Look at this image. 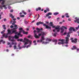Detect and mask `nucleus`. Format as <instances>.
Segmentation results:
<instances>
[{
	"label": "nucleus",
	"instance_id": "obj_1",
	"mask_svg": "<svg viewBox=\"0 0 79 79\" xmlns=\"http://www.w3.org/2000/svg\"><path fill=\"white\" fill-rule=\"evenodd\" d=\"M14 28L11 29L12 32L11 31V30L9 29H8L7 30L8 33L7 34H14V33L15 35L17 34L18 33L17 32V29H18V27L17 25H14Z\"/></svg>",
	"mask_w": 79,
	"mask_h": 79
},
{
	"label": "nucleus",
	"instance_id": "obj_43",
	"mask_svg": "<svg viewBox=\"0 0 79 79\" xmlns=\"http://www.w3.org/2000/svg\"><path fill=\"white\" fill-rule=\"evenodd\" d=\"M24 23H25V24H28V22H27V21H25Z\"/></svg>",
	"mask_w": 79,
	"mask_h": 79
},
{
	"label": "nucleus",
	"instance_id": "obj_7",
	"mask_svg": "<svg viewBox=\"0 0 79 79\" xmlns=\"http://www.w3.org/2000/svg\"><path fill=\"white\" fill-rule=\"evenodd\" d=\"M38 35L39 36H38L37 35V34L36 33H35L34 37H35V39H39L40 36H41V35H42V34L40 33L39 34H38Z\"/></svg>",
	"mask_w": 79,
	"mask_h": 79
},
{
	"label": "nucleus",
	"instance_id": "obj_50",
	"mask_svg": "<svg viewBox=\"0 0 79 79\" xmlns=\"http://www.w3.org/2000/svg\"><path fill=\"white\" fill-rule=\"evenodd\" d=\"M12 44H10L9 46V47H10V48H11V47H12V45H11Z\"/></svg>",
	"mask_w": 79,
	"mask_h": 79
},
{
	"label": "nucleus",
	"instance_id": "obj_47",
	"mask_svg": "<svg viewBox=\"0 0 79 79\" xmlns=\"http://www.w3.org/2000/svg\"><path fill=\"white\" fill-rule=\"evenodd\" d=\"M36 29L37 31H40V28H36Z\"/></svg>",
	"mask_w": 79,
	"mask_h": 79
},
{
	"label": "nucleus",
	"instance_id": "obj_32",
	"mask_svg": "<svg viewBox=\"0 0 79 79\" xmlns=\"http://www.w3.org/2000/svg\"><path fill=\"white\" fill-rule=\"evenodd\" d=\"M2 7H4V9H5V10H6V9H7V7H6V6L5 5H3L2 6Z\"/></svg>",
	"mask_w": 79,
	"mask_h": 79
},
{
	"label": "nucleus",
	"instance_id": "obj_56",
	"mask_svg": "<svg viewBox=\"0 0 79 79\" xmlns=\"http://www.w3.org/2000/svg\"><path fill=\"white\" fill-rule=\"evenodd\" d=\"M59 24H63V22H59Z\"/></svg>",
	"mask_w": 79,
	"mask_h": 79
},
{
	"label": "nucleus",
	"instance_id": "obj_41",
	"mask_svg": "<svg viewBox=\"0 0 79 79\" xmlns=\"http://www.w3.org/2000/svg\"><path fill=\"white\" fill-rule=\"evenodd\" d=\"M46 11H50V9L49 8H46Z\"/></svg>",
	"mask_w": 79,
	"mask_h": 79
},
{
	"label": "nucleus",
	"instance_id": "obj_38",
	"mask_svg": "<svg viewBox=\"0 0 79 79\" xmlns=\"http://www.w3.org/2000/svg\"><path fill=\"white\" fill-rule=\"evenodd\" d=\"M14 50H16V49L17 48H16V45H14Z\"/></svg>",
	"mask_w": 79,
	"mask_h": 79
},
{
	"label": "nucleus",
	"instance_id": "obj_23",
	"mask_svg": "<svg viewBox=\"0 0 79 79\" xmlns=\"http://www.w3.org/2000/svg\"><path fill=\"white\" fill-rule=\"evenodd\" d=\"M41 33L42 35H43V36H44V35H45V32H44V31H41Z\"/></svg>",
	"mask_w": 79,
	"mask_h": 79
},
{
	"label": "nucleus",
	"instance_id": "obj_6",
	"mask_svg": "<svg viewBox=\"0 0 79 79\" xmlns=\"http://www.w3.org/2000/svg\"><path fill=\"white\" fill-rule=\"evenodd\" d=\"M74 38H72L70 39L71 40V42L72 43H75L76 44L77 42V38H75L74 39V40H73Z\"/></svg>",
	"mask_w": 79,
	"mask_h": 79
},
{
	"label": "nucleus",
	"instance_id": "obj_61",
	"mask_svg": "<svg viewBox=\"0 0 79 79\" xmlns=\"http://www.w3.org/2000/svg\"><path fill=\"white\" fill-rule=\"evenodd\" d=\"M17 19L19 20L20 19V18L19 17H17Z\"/></svg>",
	"mask_w": 79,
	"mask_h": 79
},
{
	"label": "nucleus",
	"instance_id": "obj_40",
	"mask_svg": "<svg viewBox=\"0 0 79 79\" xmlns=\"http://www.w3.org/2000/svg\"><path fill=\"white\" fill-rule=\"evenodd\" d=\"M25 42L24 45H27V44H28V42Z\"/></svg>",
	"mask_w": 79,
	"mask_h": 79
},
{
	"label": "nucleus",
	"instance_id": "obj_64",
	"mask_svg": "<svg viewBox=\"0 0 79 79\" xmlns=\"http://www.w3.org/2000/svg\"><path fill=\"white\" fill-rule=\"evenodd\" d=\"M65 46L66 47H68V44L65 45Z\"/></svg>",
	"mask_w": 79,
	"mask_h": 79
},
{
	"label": "nucleus",
	"instance_id": "obj_33",
	"mask_svg": "<svg viewBox=\"0 0 79 79\" xmlns=\"http://www.w3.org/2000/svg\"><path fill=\"white\" fill-rule=\"evenodd\" d=\"M56 34H57V33L56 32L54 33L53 35L54 37H56Z\"/></svg>",
	"mask_w": 79,
	"mask_h": 79
},
{
	"label": "nucleus",
	"instance_id": "obj_18",
	"mask_svg": "<svg viewBox=\"0 0 79 79\" xmlns=\"http://www.w3.org/2000/svg\"><path fill=\"white\" fill-rule=\"evenodd\" d=\"M23 39H17V41L18 42H19V41H20V42H23Z\"/></svg>",
	"mask_w": 79,
	"mask_h": 79
},
{
	"label": "nucleus",
	"instance_id": "obj_30",
	"mask_svg": "<svg viewBox=\"0 0 79 79\" xmlns=\"http://www.w3.org/2000/svg\"><path fill=\"white\" fill-rule=\"evenodd\" d=\"M22 13H23L24 15H27V13H26V12H24V10L22 11Z\"/></svg>",
	"mask_w": 79,
	"mask_h": 79
},
{
	"label": "nucleus",
	"instance_id": "obj_29",
	"mask_svg": "<svg viewBox=\"0 0 79 79\" xmlns=\"http://www.w3.org/2000/svg\"><path fill=\"white\" fill-rule=\"evenodd\" d=\"M13 38V36H9V37H8V39H9V40H11V38Z\"/></svg>",
	"mask_w": 79,
	"mask_h": 79
},
{
	"label": "nucleus",
	"instance_id": "obj_34",
	"mask_svg": "<svg viewBox=\"0 0 79 79\" xmlns=\"http://www.w3.org/2000/svg\"><path fill=\"white\" fill-rule=\"evenodd\" d=\"M53 42H57V40L54 39L53 40Z\"/></svg>",
	"mask_w": 79,
	"mask_h": 79
},
{
	"label": "nucleus",
	"instance_id": "obj_20",
	"mask_svg": "<svg viewBox=\"0 0 79 79\" xmlns=\"http://www.w3.org/2000/svg\"><path fill=\"white\" fill-rule=\"evenodd\" d=\"M11 45H17V43H16V42H14V41H13L12 42L11 44Z\"/></svg>",
	"mask_w": 79,
	"mask_h": 79
},
{
	"label": "nucleus",
	"instance_id": "obj_28",
	"mask_svg": "<svg viewBox=\"0 0 79 79\" xmlns=\"http://www.w3.org/2000/svg\"><path fill=\"white\" fill-rule=\"evenodd\" d=\"M15 39H17L19 38V37L17 36V35H15Z\"/></svg>",
	"mask_w": 79,
	"mask_h": 79
},
{
	"label": "nucleus",
	"instance_id": "obj_27",
	"mask_svg": "<svg viewBox=\"0 0 79 79\" xmlns=\"http://www.w3.org/2000/svg\"><path fill=\"white\" fill-rule=\"evenodd\" d=\"M8 34H7L6 35H5L3 34V36H5V38H7L8 37Z\"/></svg>",
	"mask_w": 79,
	"mask_h": 79
},
{
	"label": "nucleus",
	"instance_id": "obj_12",
	"mask_svg": "<svg viewBox=\"0 0 79 79\" xmlns=\"http://www.w3.org/2000/svg\"><path fill=\"white\" fill-rule=\"evenodd\" d=\"M27 1V0H17V2L15 3H21V2H25Z\"/></svg>",
	"mask_w": 79,
	"mask_h": 79
},
{
	"label": "nucleus",
	"instance_id": "obj_59",
	"mask_svg": "<svg viewBox=\"0 0 79 79\" xmlns=\"http://www.w3.org/2000/svg\"><path fill=\"white\" fill-rule=\"evenodd\" d=\"M13 21H16V19L14 18L13 19Z\"/></svg>",
	"mask_w": 79,
	"mask_h": 79
},
{
	"label": "nucleus",
	"instance_id": "obj_37",
	"mask_svg": "<svg viewBox=\"0 0 79 79\" xmlns=\"http://www.w3.org/2000/svg\"><path fill=\"white\" fill-rule=\"evenodd\" d=\"M28 42H30V44H29V45H30V46H31V45L32 44V41H31L30 40H29L28 41Z\"/></svg>",
	"mask_w": 79,
	"mask_h": 79
},
{
	"label": "nucleus",
	"instance_id": "obj_16",
	"mask_svg": "<svg viewBox=\"0 0 79 79\" xmlns=\"http://www.w3.org/2000/svg\"><path fill=\"white\" fill-rule=\"evenodd\" d=\"M68 15H69V14L68 13H66L65 14V15L66 18H69V16Z\"/></svg>",
	"mask_w": 79,
	"mask_h": 79
},
{
	"label": "nucleus",
	"instance_id": "obj_36",
	"mask_svg": "<svg viewBox=\"0 0 79 79\" xmlns=\"http://www.w3.org/2000/svg\"><path fill=\"white\" fill-rule=\"evenodd\" d=\"M26 34V35H27L28 34V32L27 31L26 32H25V31H24V34Z\"/></svg>",
	"mask_w": 79,
	"mask_h": 79
},
{
	"label": "nucleus",
	"instance_id": "obj_49",
	"mask_svg": "<svg viewBox=\"0 0 79 79\" xmlns=\"http://www.w3.org/2000/svg\"><path fill=\"white\" fill-rule=\"evenodd\" d=\"M48 19H50V18H52V17H51V16H48Z\"/></svg>",
	"mask_w": 79,
	"mask_h": 79
},
{
	"label": "nucleus",
	"instance_id": "obj_15",
	"mask_svg": "<svg viewBox=\"0 0 79 79\" xmlns=\"http://www.w3.org/2000/svg\"><path fill=\"white\" fill-rule=\"evenodd\" d=\"M76 49H77V47L75 45L73 46V48H71V49L72 50H76Z\"/></svg>",
	"mask_w": 79,
	"mask_h": 79
},
{
	"label": "nucleus",
	"instance_id": "obj_60",
	"mask_svg": "<svg viewBox=\"0 0 79 79\" xmlns=\"http://www.w3.org/2000/svg\"><path fill=\"white\" fill-rule=\"evenodd\" d=\"M20 44H19L18 45V47H19H19H20Z\"/></svg>",
	"mask_w": 79,
	"mask_h": 79
},
{
	"label": "nucleus",
	"instance_id": "obj_54",
	"mask_svg": "<svg viewBox=\"0 0 79 79\" xmlns=\"http://www.w3.org/2000/svg\"><path fill=\"white\" fill-rule=\"evenodd\" d=\"M31 37V35H28L27 37L28 38H30V37Z\"/></svg>",
	"mask_w": 79,
	"mask_h": 79
},
{
	"label": "nucleus",
	"instance_id": "obj_4",
	"mask_svg": "<svg viewBox=\"0 0 79 79\" xmlns=\"http://www.w3.org/2000/svg\"><path fill=\"white\" fill-rule=\"evenodd\" d=\"M58 41L59 42H59L58 43V44L59 45H61V44H64V41H65V40L64 39H60L59 40H58Z\"/></svg>",
	"mask_w": 79,
	"mask_h": 79
},
{
	"label": "nucleus",
	"instance_id": "obj_21",
	"mask_svg": "<svg viewBox=\"0 0 79 79\" xmlns=\"http://www.w3.org/2000/svg\"><path fill=\"white\" fill-rule=\"evenodd\" d=\"M10 17H11V18L12 19H13V18H15V16H13V15H12V14H10Z\"/></svg>",
	"mask_w": 79,
	"mask_h": 79
},
{
	"label": "nucleus",
	"instance_id": "obj_26",
	"mask_svg": "<svg viewBox=\"0 0 79 79\" xmlns=\"http://www.w3.org/2000/svg\"><path fill=\"white\" fill-rule=\"evenodd\" d=\"M59 13L58 12H55L54 13V15L56 16L57 15H59Z\"/></svg>",
	"mask_w": 79,
	"mask_h": 79
},
{
	"label": "nucleus",
	"instance_id": "obj_45",
	"mask_svg": "<svg viewBox=\"0 0 79 79\" xmlns=\"http://www.w3.org/2000/svg\"><path fill=\"white\" fill-rule=\"evenodd\" d=\"M10 40V41H11V42H15V40H14L13 39H12V40Z\"/></svg>",
	"mask_w": 79,
	"mask_h": 79
},
{
	"label": "nucleus",
	"instance_id": "obj_52",
	"mask_svg": "<svg viewBox=\"0 0 79 79\" xmlns=\"http://www.w3.org/2000/svg\"><path fill=\"white\" fill-rule=\"evenodd\" d=\"M60 32L61 33H63V32H64V31H63L62 30H61V31H60Z\"/></svg>",
	"mask_w": 79,
	"mask_h": 79
},
{
	"label": "nucleus",
	"instance_id": "obj_17",
	"mask_svg": "<svg viewBox=\"0 0 79 79\" xmlns=\"http://www.w3.org/2000/svg\"><path fill=\"white\" fill-rule=\"evenodd\" d=\"M2 27H3V29H4V30L6 29V25H2Z\"/></svg>",
	"mask_w": 79,
	"mask_h": 79
},
{
	"label": "nucleus",
	"instance_id": "obj_14",
	"mask_svg": "<svg viewBox=\"0 0 79 79\" xmlns=\"http://www.w3.org/2000/svg\"><path fill=\"white\" fill-rule=\"evenodd\" d=\"M52 15V12H49L46 15V16L47 17H48V16H49Z\"/></svg>",
	"mask_w": 79,
	"mask_h": 79
},
{
	"label": "nucleus",
	"instance_id": "obj_3",
	"mask_svg": "<svg viewBox=\"0 0 79 79\" xmlns=\"http://www.w3.org/2000/svg\"><path fill=\"white\" fill-rule=\"evenodd\" d=\"M52 28H55V30L54 29L53 30V32H56V31L57 32H59L60 31V26L59 25H57L56 27V26H52Z\"/></svg>",
	"mask_w": 79,
	"mask_h": 79
},
{
	"label": "nucleus",
	"instance_id": "obj_44",
	"mask_svg": "<svg viewBox=\"0 0 79 79\" xmlns=\"http://www.w3.org/2000/svg\"><path fill=\"white\" fill-rule=\"evenodd\" d=\"M36 25H37V26H39V25H40V22H37L36 23Z\"/></svg>",
	"mask_w": 79,
	"mask_h": 79
},
{
	"label": "nucleus",
	"instance_id": "obj_42",
	"mask_svg": "<svg viewBox=\"0 0 79 79\" xmlns=\"http://www.w3.org/2000/svg\"><path fill=\"white\" fill-rule=\"evenodd\" d=\"M40 24H44V22H40Z\"/></svg>",
	"mask_w": 79,
	"mask_h": 79
},
{
	"label": "nucleus",
	"instance_id": "obj_25",
	"mask_svg": "<svg viewBox=\"0 0 79 79\" xmlns=\"http://www.w3.org/2000/svg\"><path fill=\"white\" fill-rule=\"evenodd\" d=\"M46 40V41H49V42H50V41L52 40L50 39L47 38Z\"/></svg>",
	"mask_w": 79,
	"mask_h": 79
},
{
	"label": "nucleus",
	"instance_id": "obj_19",
	"mask_svg": "<svg viewBox=\"0 0 79 79\" xmlns=\"http://www.w3.org/2000/svg\"><path fill=\"white\" fill-rule=\"evenodd\" d=\"M1 1H2V2L1 3L2 5H4V4H5V1L3 0H0V2H1Z\"/></svg>",
	"mask_w": 79,
	"mask_h": 79
},
{
	"label": "nucleus",
	"instance_id": "obj_13",
	"mask_svg": "<svg viewBox=\"0 0 79 79\" xmlns=\"http://www.w3.org/2000/svg\"><path fill=\"white\" fill-rule=\"evenodd\" d=\"M44 40H45V38L44 37V36H43L41 37L40 42H42Z\"/></svg>",
	"mask_w": 79,
	"mask_h": 79
},
{
	"label": "nucleus",
	"instance_id": "obj_8",
	"mask_svg": "<svg viewBox=\"0 0 79 79\" xmlns=\"http://www.w3.org/2000/svg\"><path fill=\"white\" fill-rule=\"evenodd\" d=\"M69 38L68 37H66L65 42L64 43V44H69Z\"/></svg>",
	"mask_w": 79,
	"mask_h": 79
},
{
	"label": "nucleus",
	"instance_id": "obj_35",
	"mask_svg": "<svg viewBox=\"0 0 79 79\" xmlns=\"http://www.w3.org/2000/svg\"><path fill=\"white\" fill-rule=\"evenodd\" d=\"M25 16H24V15H20V17H21V18H24Z\"/></svg>",
	"mask_w": 79,
	"mask_h": 79
},
{
	"label": "nucleus",
	"instance_id": "obj_53",
	"mask_svg": "<svg viewBox=\"0 0 79 79\" xmlns=\"http://www.w3.org/2000/svg\"><path fill=\"white\" fill-rule=\"evenodd\" d=\"M10 43H9V42H8L7 43V44L8 45H10Z\"/></svg>",
	"mask_w": 79,
	"mask_h": 79
},
{
	"label": "nucleus",
	"instance_id": "obj_31",
	"mask_svg": "<svg viewBox=\"0 0 79 79\" xmlns=\"http://www.w3.org/2000/svg\"><path fill=\"white\" fill-rule=\"evenodd\" d=\"M49 24L50 25V26H53L52 22H51Z\"/></svg>",
	"mask_w": 79,
	"mask_h": 79
},
{
	"label": "nucleus",
	"instance_id": "obj_22",
	"mask_svg": "<svg viewBox=\"0 0 79 79\" xmlns=\"http://www.w3.org/2000/svg\"><path fill=\"white\" fill-rule=\"evenodd\" d=\"M41 10V8L40 7H39L38 8H37L36 9V11H39V10Z\"/></svg>",
	"mask_w": 79,
	"mask_h": 79
},
{
	"label": "nucleus",
	"instance_id": "obj_57",
	"mask_svg": "<svg viewBox=\"0 0 79 79\" xmlns=\"http://www.w3.org/2000/svg\"><path fill=\"white\" fill-rule=\"evenodd\" d=\"M29 47H31V45H29L27 46V48H28Z\"/></svg>",
	"mask_w": 79,
	"mask_h": 79
},
{
	"label": "nucleus",
	"instance_id": "obj_46",
	"mask_svg": "<svg viewBox=\"0 0 79 79\" xmlns=\"http://www.w3.org/2000/svg\"><path fill=\"white\" fill-rule=\"evenodd\" d=\"M61 30H62V31H64V29L63 28V27H62V28H60Z\"/></svg>",
	"mask_w": 79,
	"mask_h": 79
},
{
	"label": "nucleus",
	"instance_id": "obj_24",
	"mask_svg": "<svg viewBox=\"0 0 79 79\" xmlns=\"http://www.w3.org/2000/svg\"><path fill=\"white\" fill-rule=\"evenodd\" d=\"M16 23V22L15 21H14L13 22V23H12V25H15V23Z\"/></svg>",
	"mask_w": 79,
	"mask_h": 79
},
{
	"label": "nucleus",
	"instance_id": "obj_62",
	"mask_svg": "<svg viewBox=\"0 0 79 79\" xmlns=\"http://www.w3.org/2000/svg\"><path fill=\"white\" fill-rule=\"evenodd\" d=\"M78 28H79V27H78H78H76L75 28L76 29H77V30H78Z\"/></svg>",
	"mask_w": 79,
	"mask_h": 79
},
{
	"label": "nucleus",
	"instance_id": "obj_39",
	"mask_svg": "<svg viewBox=\"0 0 79 79\" xmlns=\"http://www.w3.org/2000/svg\"><path fill=\"white\" fill-rule=\"evenodd\" d=\"M62 28H64L65 29H67V28H66V27H65L64 26H62Z\"/></svg>",
	"mask_w": 79,
	"mask_h": 79
},
{
	"label": "nucleus",
	"instance_id": "obj_51",
	"mask_svg": "<svg viewBox=\"0 0 79 79\" xmlns=\"http://www.w3.org/2000/svg\"><path fill=\"white\" fill-rule=\"evenodd\" d=\"M44 13H47V10H45L44 11Z\"/></svg>",
	"mask_w": 79,
	"mask_h": 79
},
{
	"label": "nucleus",
	"instance_id": "obj_5",
	"mask_svg": "<svg viewBox=\"0 0 79 79\" xmlns=\"http://www.w3.org/2000/svg\"><path fill=\"white\" fill-rule=\"evenodd\" d=\"M19 30L20 31H19V33L18 34V35H20L22 32H23V34H24V31L23 30L22 27L19 28Z\"/></svg>",
	"mask_w": 79,
	"mask_h": 79
},
{
	"label": "nucleus",
	"instance_id": "obj_2",
	"mask_svg": "<svg viewBox=\"0 0 79 79\" xmlns=\"http://www.w3.org/2000/svg\"><path fill=\"white\" fill-rule=\"evenodd\" d=\"M69 32H68L67 33V37H70V34H71V33H73V32H76V29L73 27H70L69 29Z\"/></svg>",
	"mask_w": 79,
	"mask_h": 79
},
{
	"label": "nucleus",
	"instance_id": "obj_58",
	"mask_svg": "<svg viewBox=\"0 0 79 79\" xmlns=\"http://www.w3.org/2000/svg\"><path fill=\"white\" fill-rule=\"evenodd\" d=\"M10 28H13V26L11 25L10 27Z\"/></svg>",
	"mask_w": 79,
	"mask_h": 79
},
{
	"label": "nucleus",
	"instance_id": "obj_55",
	"mask_svg": "<svg viewBox=\"0 0 79 79\" xmlns=\"http://www.w3.org/2000/svg\"><path fill=\"white\" fill-rule=\"evenodd\" d=\"M10 12L12 13V12H13V10L12 9L10 10Z\"/></svg>",
	"mask_w": 79,
	"mask_h": 79
},
{
	"label": "nucleus",
	"instance_id": "obj_11",
	"mask_svg": "<svg viewBox=\"0 0 79 79\" xmlns=\"http://www.w3.org/2000/svg\"><path fill=\"white\" fill-rule=\"evenodd\" d=\"M29 40L28 39H26V38H25L23 39V42L24 43V42H29Z\"/></svg>",
	"mask_w": 79,
	"mask_h": 79
},
{
	"label": "nucleus",
	"instance_id": "obj_48",
	"mask_svg": "<svg viewBox=\"0 0 79 79\" xmlns=\"http://www.w3.org/2000/svg\"><path fill=\"white\" fill-rule=\"evenodd\" d=\"M38 17L37 19H36L37 20V19H39V17H40V15H39V14H38Z\"/></svg>",
	"mask_w": 79,
	"mask_h": 79
},
{
	"label": "nucleus",
	"instance_id": "obj_9",
	"mask_svg": "<svg viewBox=\"0 0 79 79\" xmlns=\"http://www.w3.org/2000/svg\"><path fill=\"white\" fill-rule=\"evenodd\" d=\"M43 26H45V28L47 29H51V27H50L46 25L45 24H43Z\"/></svg>",
	"mask_w": 79,
	"mask_h": 79
},
{
	"label": "nucleus",
	"instance_id": "obj_63",
	"mask_svg": "<svg viewBox=\"0 0 79 79\" xmlns=\"http://www.w3.org/2000/svg\"><path fill=\"white\" fill-rule=\"evenodd\" d=\"M3 42L2 40H0V43L1 44V42Z\"/></svg>",
	"mask_w": 79,
	"mask_h": 79
},
{
	"label": "nucleus",
	"instance_id": "obj_10",
	"mask_svg": "<svg viewBox=\"0 0 79 79\" xmlns=\"http://www.w3.org/2000/svg\"><path fill=\"white\" fill-rule=\"evenodd\" d=\"M75 19L74 21L75 23H77L78 24H79V18H77V17H76L75 18Z\"/></svg>",
	"mask_w": 79,
	"mask_h": 79
}]
</instances>
